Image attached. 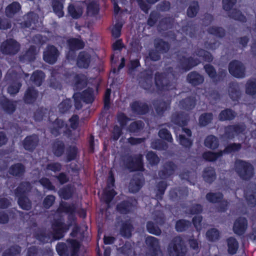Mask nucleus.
I'll use <instances>...</instances> for the list:
<instances>
[{
    "label": "nucleus",
    "instance_id": "obj_40",
    "mask_svg": "<svg viewBox=\"0 0 256 256\" xmlns=\"http://www.w3.org/2000/svg\"><path fill=\"white\" fill-rule=\"evenodd\" d=\"M65 125L64 122L60 119H56L50 126L51 132L57 136L60 134V130Z\"/></svg>",
    "mask_w": 256,
    "mask_h": 256
},
{
    "label": "nucleus",
    "instance_id": "obj_36",
    "mask_svg": "<svg viewBox=\"0 0 256 256\" xmlns=\"http://www.w3.org/2000/svg\"><path fill=\"white\" fill-rule=\"evenodd\" d=\"M18 203L23 210H28L31 209L32 204L31 200L26 196H18Z\"/></svg>",
    "mask_w": 256,
    "mask_h": 256
},
{
    "label": "nucleus",
    "instance_id": "obj_31",
    "mask_svg": "<svg viewBox=\"0 0 256 256\" xmlns=\"http://www.w3.org/2000/svg\"><path fill=\"white\" fill-rule=\"evenodd\" d=\"M196 104V100L194 96H188L180 102V106L181 108L190 110L194 108Z\"/></svg>",
    "mask_w": 256,
    "mask_h": 256
},
{
    "label": "nucleus",
    "instance_id": "obj_48",
    "mask_svg": "<svg viewBox=\"0 0 256 256\" xmlns=\"http://www.w3.org/2000/svg\"><path fill=\"white\" fill-rule=\"evenodd\" d=\"M94 91L92 88H88L84 90L82 94L83 101L86 103H92L94 100Z\"/></svg>",
    "mask_w": 256,
    "mask_h": 256
},
{
    "label": "nucleus",
    "instance_id": "obj_17",
    "mask_svg": "<svg viewBox=\"0 0 256 256\" xmlns=\"http://www.w3.org/2000/svg\"><path fill=\"white\" fill-rule=\"evenodd\" d=\"M200 62V60L198 58L182 56V58H180L179 66L184 70H188Z\"/></svg>",
    "mask_w": 256,
    "mask_h": 256
},
{
    "label": "nucleus",
    "instance_id": "obj_2",
    "mask_svg": "<svg viewBox=\"0 0 256 256\" xmlns=\"http://www.w3.org/2000/svg\"><path fill=\"white\" fill-rule=\"evenodd\" d=\"M68 245L64 242H59L56 246V250L60 256H78L77 252L80 248V244L74 240H68Z\"/></svg>",
    "mask_w": 256,
    "mask_h": 256
},
{
    "label": "nucleus",
    "instance_id": "obj_57",
    "mask_svg": "<svg viewBox=\"0 0 256 256\" xmlns=\"http://www.w3.org/2000/svg\"><path fill=\"white\" fill-rule=\"evenodd\" d=\"M99 10L98 4L92 2L90 3L87 7L86 14L88 16H93L98 14Z\"/></svg>",
    "mask_w": 256,
    "mask_h": 256
},
{
    "label": "nucleus",
    "instance_id": "obj_41",
    "mask_svg": "<svg viewBox=\"0 0 256 256\" xmlns=\"http://www.w3.org/2000/svg\"><path fill=\"white\" fill-rule=\"evenodd\" d=\"M224 154L222 150L218 152H207L203 154V158L209 162H214L220 158Z\"/></svg>",
    "mask_w": 256,
    "mask_h": 256
},
{
    "label": "nucleus",
    "instance_id": "obj_25",
    "mask_svg": "<svg viewBox=\"0 0 256 256\" xmlns=\"http://www.w3.org/2000/svg\"><path fill=\"white\" fill-rule=\"evenodd\" d=\"M26 172L25 166L21 163H17L12 165L8 170L10 174L17 178L22 176Z\"/></svg>",
    "mask_w": 256,
    "mask_h": 256
},
{
    "label": "nucleus",
    "instance_id": "obj_12",
    "mask_svg": "<svg viewBox=\"0 0 256 256\" xmlns=\"http://www.w3.org/2000/svg\"><path fill=\"white\" fill-rule=\"evenodd\" d=\"M177 168L176 166L172 162L164 163L158 172V176L161 178L164 179L173 174Z\"/></svg>",
    "mask_w": 256,
    "mask_h": 256
},
{
    "label": "nucleus",
    "instance_id": "obj_58",
    "mask_svg": "<svg viewBox=\"0 0 256 256\" xmlns=\"http://www.w3.org/2000/svg\"><path fill=\"white\" fill-rule=\"evenodd\" d=\"M228 16L236 20L244 22L246 21V18L242 12L237 10H233L229 14Z\"/></svg>",
    "mask_w": 256,
    "mask_h": 256
},
{
    "label": "nucleus",
    "instance_id": "obj_51",
    "mask_svg": "<svg viewBox=\"0 0 256 256\" xmlns=\"http://www.w3.org/2000/svg\"><path fill=\"white\" fill-rule=\"evenodd\" d=\"M144 124L141 120H137L132 122L128 128L130 132H138L143 129Z\"/></svg>",
    "mask_w": 256,
    "mask_h": 256
},
{
    "label": "nucleus",
    "instance_id": "obj_26",
    "mask_svg": "<svg viewBox=\"0 0 256 256\" xmlns=\"http://www.w3.org/2000/svg\"><path fill=\"white\" fill-rule=\"evenodd\" d=\"M69 15L73 18H79L82 14L83 10L82 6L76 4H70L68 7Z\"/></svg>",
    "mask_w": 256,
    "mask_h": 256
},
{
    "label": "nucleus",
    "instance_id": "obj_8",
    "mask_svg": "<svg viewBox=\"0 0 256 256\" xmlns=\"http://www.w3.org/2000/svg\"><path fill=\"white\" fill-rule=\"evenodd\" d=\"M155 82L156 86L162 90H168L171 86V78L172 76L170 74H160L156 72L155 75Z\"/></svg>",
    "mask_w": 256,
    "mask_h": 256
},
{
    "label": "nucleus",
    "instance_id": "obj_21",
    "mask_svg": "<svg viewBox=\"0 0 256 256\" xmlns=\"http://www.w3.org/2000/svg\"><path fill=\"white\" fill-rule=\"evenodd\" d=\"M247 228V220L244 218H239L234 223L233 230L235 234L242 235Z\"/></svg>",
    "mask_w": 256,
    "mask_h": 256
},
{
    "label": "nucleus",
    "instance_id": "obj_59",
    "mask_svg": "<svg viewBox=\"0 0 256 256\" xmlns=\"http://www.w3.org/2000/svg\"><path fill=\"white\" fill-rule=\"evenodd\" d=\"M246 93L250 95L256 94V80H248L246 84Z\"/></svg>",
    "mask_w": 256,
    "mask_h": 256
},
{
    "label": "nucleus",
    "instance_id": "obj_55",
    "mask_svg": "<svg viewBox=\"0 0 256 256\" xmlns=\"http://www.w3.org/2000/svg\"><path fill=\"white\" fill-rule=\"evenodd\" d=\"M196 27L194 24L188 23L186 26L182 28V30L186 35L192 38L196 36Z\"/></svg>",
    "mask_w": 256,
    "mask_h": 256
},
{
    "label": "nucleus",
    "instance_id": "obj_22",
    "mask_svg": "<svg viewBox=\"0 0 256 256\" xmlns=\"http://www.w3.org/2000/svg\"><path fill=\"white\" fill-rule=\"evenodd\" d=\"M228 92L230 98L234 100H238L241 95V90L238 83L230 82L228 86Z\"/></svg>",
    "mask_w": 256,
    "mask_h": 256
},
{
    "label": "nucleus",
    "instance_id": "obj_16",
    "mask_svg": "<svg viewBox=\"0 0 256 256\" xmlns=\"http://www.w3.org/2000/svg\"><path fill=\"white\" fill-rule=\"evenodd\" d=\"M145 242L151 250H152L154 255L156 256H161L162 255L158 239L154 236H148L146 238Z\"/></svg>",
    "mask_w": 256,
    "mask_h": 256
},
{
    "label": "nucleus",
    "instance_id": "obj_24",
    "mask_svg": "<svg viewBox=\"0 0 256 256\" xmlns=\"http://www.w3.org/2000/svg\"><path fill=\"white\" fill-rule=\"evenodd\" d=\"M91 56L85 52L82 51L79 53L77 58V65L80 68H87L90 62Z\"/></svg>",
    "mask_w": 256,
    "mask_h": 256
},
{
    "label": "nucleus",
    "instance_id": "obj_1",
    "mask_svg": "<svg viewBox=\"0 0 256 256\" xmlns=\"http://www.w3.org/2000/svg\"><path fill=\"white\" fill-rule=\"evenodd\" d=\"M234 170L236 174L244 180H249L254 175V168L248 162L238 160L234 163Z\"/></svg>",
    "mask_w": 256,
    "mask_h": 256
},
{
    "label": "nucleus",
    "instance_id": "obj_44",
    "mask_svg": "<svg viewBox=\"0 0 256 256\" xmlns=\"http://www.w3.org/2000/svg\"><path fill=\"white\" fill-rule=\"evenodd\" d=\"M169 108V104L164 101H157L154 104V108L158 115H162Z\"/></svg>",
    "mask_w": 256,
    "mask_h": 256
},
{
    "label": "nucleus",
    "instance_id": "obj_35",
    "mask_svg": "<svg viewBox=\"0 0 256 256\" xmlns=\"http://www.w3.org/2000/svg\"><path fill=\"white\" fill-rule=\"evenodd\" d=\"M132 110L137 114H144L148 110V106L146 104L134 102L132 104Z\"/></svg>",
    "mask_w": 256,
    "mask_h": 256
},
{
    "label": "nucleus",
    "instance_id": "obj_6",
    "mask_svg": "<svg viewBox=\"0 0 256 256\" xmlns=\"http://www.w3.org/2000/svg\"><path fill=\"white\" fill-rule=\"evenodd\" d=\"M60 52L53 45H48L43 52V59L46 62L52 64L58 60Z\"/></svg>",
    "mask_w": 256,
    "mask_h": 256
},
{
    "label": "nucleus",
    "instance_id": "obj_7",
    "mask_svg": "<svg viewBox=\"0 0 256 256\" xmlns=\"http://www.w3.org/2000/svg\"><path fill=\"white\" fill-rule=\"evenodd\" d=\"M230 73L236 78H243L246 75V67L240 61L234 60L228 64Z\"/></svg>",
    "mask_w": 256,
    "mask_h": 256
},
{
    "label": "nucleus",
    "instance_id": "obj_29",
    "mask_svg": "<svg viewBox=\"0 0 256 256\" xmlns=\"http://www.w3.org/2000/svg\"><path fill=\"white\" fill-rule=\"evenodd\" d=\"M188 120V116L181 112L174 113L171 118V121L172 122L180 126L186 124Z\"/></svg>",
    "mask_w": 256,
    "mask_h": 256
},
{
    "label": "nucleus",
    "instance_id": "obj_13",
    "mask_svg": "<svg viewBox=\"0 0 256 256\" xmlns=\"http://www.w3.org/2000/svg\"><path fill=\"white\" fill-rule=\"evenodd\" d=\"M110 176L108 180L107 188L104 191V199L105 202L108 204L111 202V200L116 194V193L112 188V187L114 186V178L112 174V172H110Z\"/></svg>",
    "mask_w": 256,
    "mask_h": 256
},
{
    "label": "nucleus",
    "instance_id": "obj_11",
    "mask_svg": "<svg viewBox=\"0 0 256 256\" xmlns=\"http://www.w3.org/2000/svg\"><path fill=\"white\" fill-rule=\"evenodd\" d=\"M142 156L138 154L134 158L129 157L128 158V162L126 164L128 168L130 171L143 170V164L142 162Z\"/></svg>",
    "mask_w": 256,
    "mask_h": 256
},
{
    "label": "nucleus",
    "instance_id": "obj_43",
    "mask_svg": "<svg viewBox=\"0 0 256 256\" xmlns=\"http://www.w3.org/2000/svg\"><path fill=\"white\" fill-rule=\"evenodd\" d=\"M204 145L210 148L215 149L218 146V140L216 136L210 135L206 138Z\"/></svg>",
    "mask_w": 256,
    "mask_h": 256
},
{
    "label": "nucleus",
    "instance_id": "obj_5",
    "mask_svg": "<svg viewBox=\"0 0 256 256\" xmlns=\"http://www.w3.org/2000/svg\"><path fill=\"white\" fill-rule=\"evenodd\" d=\"M246 128V126L243 123L228 126L225 128L224 133L221 138L225 140L232 139L235 135L243 134Z\"/></svg>",
    "mask_w": 256,
    "mask_h": 256
},
{
    "label": "nucleus",
    "instance_id": "obj_4",
    "mask_svg": "<svg viewBox=\"0 0 256 256\" xmlns=\"http://www.w3.org/2000/svg\"><path fill=\"white\" fill-rule=\"evenodd\" d=\"M20 49V44L13 38H8L3 42L0 46V51L4 54L14 55Z\"/></svg>",
    "mask_w": 256,
    "mask_h": 256
},
{
    "label": "nucleus",
    "instance_id": "obj_60",
    "mask_svg": "<svg viewBox=\"0 0 256 256\" xmlns=\"http://www.w3.org/2000/svg\"><path fill=\"white\" fill-rule=\"evenodd\" d=\"M72 188L70 186H66L60 189L58 191L60 196L64 200L70 198L72 194Z\"/></svg>",
    "mask_w": 256,
    "mask_h": 256
},
{
    "label": "nucleus",
    "instance_id": "obj_9",
    "mask_svg": "<svg viewBox=\"0 0 256 256\" xmlns=\"http://www.w3.org/2000/svg\"><path fill=\"white\" fill-rule=\"evenodd\" d=\"M245 198L250 206L252 207L256 204V184H248L245 190Z\"/></svg>",
    "mask_w": 256,
    "mask_h": 256
},
{
    "label": "nucleus",
    "instance_id": "obj_52",
    "mask_svg": "<svg viewBox=\"0 0 256 256\" xmlns=\"http://www.w3.org/2000/svg\"><path fill=\"white\" fill-rule=\"evenodd\" d=\"M227 242L228 252L231 254H236L238 247L236 240L234 238H230L227 240Z\"/></svg>",
    "mask_w": 256,
    "mask_h": 256
},
{
    "label": "nucleus",
    "instance_id": "obj_39",
    "mask_svg": "<svg viewBox=\"0 0 256 256\" xmlns=\"http://www.w3.org/2000/svg\"><path fill=\"white\" fill-rule=\"evenodd\" d=\"M44 74L40 70H37L32 74L30 80L37 86H40L44 79Z\"/></svg>",
    "mask_w": 256,
    "mask_h": 256
},
{
    "label": "nucleus",
    "instance_id": "obj_19",
    "mask_svg": "<svg viewBox=\"0 0 256 256\" xmlns=\"http://www.w3.org/2000/svg\"><path fill=\"white\" fill-rule=\"evenodd\" d=\"M38 95V92L32 86H29L25 91L23 100L26 104H32L34 102Z\"/></svg>",
    "mask_w": 256,
    "mask_h": 256
},
{
    "label": "nucleus",
    "instance_id": "obj_62",
    "mask_svg": "<svg viewBox=\"0 0 256 256\" xmlns=\"http://www.w3.org/2000/svg\"><path fill=\"white\" fill-rule=\"evenodd\" d=\"M72 107V103L70 100H65L58 105L60 112L64 114L68 112Z\"/></svg>",
    "mask_w": 256,
    "mask_h": 256
},
{
    "label": "nucleus",
    "instance_id": "obj_56",
    "mask_svg": "<svg viewBox=\"0 0 256 256\" xmlns=\"http://www.w3.org/2000/svg\"><path fill=\"white\" fill-rule=\"evenodd\" d=\"M190 226V222L184 220H180L176 222V228L177 231L182 232L188 229Z\"/></svg>",
    "mask_w": 256,
    "mask_h": 256
},
{
    "label": "nucleus",
    "instance_id": "obj_46",
    "mask_svg": "<svg viewBox=\"0 0 256 256\" xmlns=\"http://www.w3.org/2000/svg\"><path fill=\"white\" fill-rule=\"evenodd\" d=\"M199 10V5L198 2L193 1L190 2L188 10L187 15L190 18L196 16Z\"/></svg>",
    "mask_w": 256,
    "mask_h": 256
},
{
    "label": "nucleus",
    "instance_id": "obj_18",
    "mask_svg": "<svg viewBox=\"0 0 256 256\" xmlns=\"http://www.w3.org/2000/svg\"><path fill=\"white\" fill-rule=\"evenodd\" d=\"M39 138L37 135L33 134L26 136L22 142L25 150L32 151L38 145Z\"/></svg>",
    "mask_w": 256,
    "mask_h": 256
},
{
    "label": "nucleus",
    "instance_id": "obj_61",
    "mask_svg": "<svg viewBox=\"0 0 256 256\" xmlns=\"http://www.w3.org/2000/svg\"><path fill=\"white\" fill-rule=\"evenodd\" d=\"M62 3L63 2H58L56 1H52V2L54 11L59 18L62 17L64 16Z\"/></svg>",
    "mask_w": 256,
    "mask_h": 256
},
{
    "label": "nucleus",
    "instance_id": "obj_42",
    "mask_svg": "<svg viewBox=\"0 0 256 256\" xmlns=\"http://www.w3.org/2000/svg\"><path fill=\"white\" fill-rule=\"evenodd\" d=\"M20 6L18 2H14L8 5L6 10V15L8 17H12L20 9Z\"/></svg>",
    "mask_w": 256,
    "mask_h": 256
},
{
    "label": "nucleus",
    "instance_id": "obj_63",
    "mask_svg": "<svg viewBox=\"0 0 256 256\" xmlns=\"http://www.w3.org/2000/svg\"><path fill=\"white\" fill-rule=\"evenodd\" d=\"M212 119V113H205L200 116L199 122L200 125L205 126L210 123Z\"/></svg>",
    "mask_w": 256,
    "mask_h": 256
},
{
    "label": "nucleus",
    "instance_id": "obj_64",
    "mask_svg": "<svg viewBox=\"0 0 256 256\" xmlns=\"http://www.w3.org/2000/svg\"><path fill=\"white\" fill-rule=\"evenodd\" d=\"M146 228L150 233L156 236L160 235L162 232L160 228L158 226H156L151 221H149L147 222Z\"/></svg>",
    "mask_w": 256,
    "mask_h": 256
},
{
    "label": "nucleus",
    "instance_id": "obj_14",
    "mask_svg": "<svg viewBox=\"0 0 256 256\" xmlns=\"http://www.w3.org/2000/svg\"><path fill=\"white\" fill-rule=\"evenodd\" d=\"M6 77L7 78L10 77L16 78L15 82L10 84L7 89L8 94L10 95L14 96L18 92L22 86V83L18 80L20 76H18L15 72H8Z\"/></svg>",
    "mask_w": 256,
    "mask_h": 256
},
{
    "label": "nucleus",
    "instance_id": "obj_10",
    "mask_svg": "<svg viewBox=\"0 0 256 256\" xmlns=\"http://www.w3.org/2000/svg\"><path fill=\"white\" fill-rule=\"evenodd\" d=\"M139 84L144 89L150 90L153 84L152 71L147 70L141 72Z\"/></svg>",
    "mask_w": 256,
    "mask_h": 256
},
{
    "label": "nucleus",
    "instance_id": "obj_49",
    "mask_svg": "<svg viewBox=\"0 0 256 256\" xmlns=\"http://www.w3.org/2000/svg\"><path fill=\"white\" fill-rule=\"evenodd\" d=\"M21 248L17 245L12 246L6 250L2 254V256H16L20 254Z\"/></svg>",
    "mask_w": 256,
    "mask_h": 256
},
{
    "label": "nucleus",
    "instance_id": "obj_33",
    "mask_svg": "<svg viewBox=\"0 0 256 256\" xmlns=\"http://www.w3.org/2000/svg\"><path fill=\"white\" fill-rule=\"evenodd\" d=\"M202 177L204 180L208 182L212 183L216 178L214 170L212 167H207L203 171Z\"/></svg>",
    "mask_w": 256,
    "mask_h": 256
},
{
    "label": "nucleus",
    "instance_id": "obj_32",
    "mask_svg": "<svg viewBox=\"0 0 256 256\" xmlns=\"http://www.w3.org/2000/svg\"><path fill=\"white\" fill-rule=\"evenodd\" d=\"M0 104L7 113L12 114L16 110V102H11L6 98H4L0 100Z\"/></svg>",
    "mask_w": 256,
    "mask_h": 256
},
{
    "label": "nucleus",
    "instance_id": "obj_54",
    "mask_svg": "<svg viewBox=\"0 0 256 256\" xmlns=\"http://www.w3.org/2000/svg\"><path fill=\"white\" fill-rule=\"evenodd\" d=\"M132 208V204L128 202H122L117 206L118 210L121 214L129 212Z\"/></svg>",
    "mask_w": 256,
    "mask_h": 256
},
{
    "label": "nucleus",
    "instance_id": "obj_45",
    "mask_svg": "<svg viewBox=\"0 0 256 256\" xmlns=\"http://www.w3.org/2000/svg\"><path fill=\"white\" fill-rule=\"evenodd\" d=\"M64 150V144L62 141H56L53 144L52 151L57 156H61Z\"/></svg>",
    "mask_w": 256,
    "mask_h": 256
},
{
    "label": "nucleus",
    "instance_id": "obj_27",
    "mask_svg": "<svg viewBox=\"0 0 256 256\" xmlns=\"http://www.w3.org/2000/svg\"><path fill=\"white\" fill-rule=\"evenodd\" d=\"M154 47L160 54L167 52L170 48V44L161 38H156L154 42Z\"/></svg>",
    "mask_w": 256,
    "mask_h": 256
},
{
    "label": "nucleus",
    "instance_id": "obj_34",
    "mask_svg": "<svg viewBox=\"0 0 256 256\" xmlns=\"http://www.w3.org/2000/svg\"><path fill=\"white\" fill-rule=\"evenodd\" d=\"M236 116V113L230 108L222 110L218 115V119L221 121L232 120Z\"/></svg>",
    "mask_w": 256,
    "mask_h": 256
},
{
    "label": "nucleus",
    "instance_id": "obj_47",
    "mask_svg": "<svg viewBox=\"0 0 256 256\" xmlns=\"http://www.w3.org/2000/svg\"><path fill=\"white\" fill-rule=\"evenodd\" d=\"M206 198L210 202L216 203L222 201L223 196L220 192H209L206 194Z\"/></svg>",
    "mask_w": 256,
    "mask_h": 256
},
{
    "label": "nucleus",
    "instance_id": "obj_23",
    "mask_svg": "<svg viewBox=\"0 0 256 256\" xmlns=\"http://www.w3.org/2000/svg\"><path fill=\"white\" fill-rule=\"evenodd\" d=\"M187 81L194 86L202 84L204 81V77L202 75L196 71L190 72L186 76Z\"/></svg>",
    "mask_w": 256,
    "mask_h": 256
},
{
    "label": "nucleus",
    "instance_id": "obj_3",
    "mask_svg": "<svg viewBox=\"0 0 256 256\" xmlns=\"http://www.w3.org/2000/svg\"><path fill=\"white\" fill-rule=\"evenodd\" d=\"M168 251L170 256H184L186 248L180 236L174 237L170 242Z\"/></svg>",
    "mask_w": 256,
    "mask_h": 256
},
{
    "label": "nucleus",
    "instance_id": "obj_28",
    "mask_svg": "<svg viewBox=\"0 0 256 256\" xmlns=\"http://www.w3.org/2000/svg\"><path fill=\"white\" fill-rule=\"evenodd\" d=\"M68 44L70 51L68 54V58H69L70 54H74V51L82 48L84 46V43L80 40L78 38H72L68 40Z\"/></svg>",
    "mask_w": 256,
    "mask_h": 256
},
{
    "label": "nucleus",
    "instance_id": "obj_20",
    "mask_svg": "<svg viewBox=\"0 0 256 256\" xmlns=\"http://www.w3.org/2000/svg\"><path fill=\"white\" fill-rule=\"evenodd\" d=\"M32 187L30 182L26 181L21 182L16 188L14 190L15 196H26L31 191Z\"/></svg>",
    "mask_w": 256,
    "mask_h": 256
},
{
    "label": "nucleus",
    "instance_id": "obj_38",
    "mask_svg": "<svg viewBox=\"0 0 256 256\" xmlns=\"http://www.w3.org/2000/svg\"><path fill=\"white\" fill-rule=\"evenodd\" d=\"M24 22L23 24L24 27L28 28L31 26L32 24H34L38 21V16L33 12H30L24 16Z\"/></svg>",
    "mask_w": 256,
    "mask_h": 256
},
{
    "label": "nucleus",
    "instance_id": "obj_50",
    "mask_svg": "<svg viewBox=\"0 0 256 256\" xmlns=\"http://www.w3.org/2000/svg\"><path fill=\"white\" fill-rule=\"evenodd\" d=\"M208 33L220 38L224 37L226 34L225 30L221 27L210 26L208 28Z\"/></svg>",
    "mask_w": 256,
    "mask_h": 256
},
{
    "label": "nucleus",
    "instance_id": "obj_37",
    "mask_svg": "<svg viewBox=\"0 0 256 256\" xmlns=\"http://www.w3.org/2000/svg\"><path fill=\"white\" fill-rule=\"evenodd\" d=\"M180 176L182 180H186L194 185L196 178V174L194 171L184 170L180 174Z\"/></svg>",
    "mask_w": 256,
    "mask_h": 256
},
{
    "label": "nucleus",
    "instance_id": "obj_15",
    "mask_svg": "<svg viewBox=\"0 0 256 256\" xmlns=\"http://www.w3.org/2000/svg\"><path fill=\"white\" fill-rule=\"evenodd\" d=\"M144 178L140 174L134 176L130 180L128 185L129 192L136 193L139 191L144 184Z\"/></svg>",
    "mask_w": 256,
    "mask_h": 256
},
{
    "label": "nucleus",
    "instance_id": "obj_30",
    "mask_svg": "<svg viewBox=\"0 0 256 256\" xmlns=\"http://www.w3.org/2000/svg\"><path fill=\"white\" fill-rule=\"evenodd\" d=\"M65 228V225L62 222H56L53 225L54 238L56 240H59L64 236V233L68 229Z\"/></svg>",
    "mask_w": 256,
    "mask_h": 256
},
{
    "label": "nucleus",
    "instance_id": "obj_53",
    "mask_svg": "<svg viewBox=\"0 0 256 256\" xmlns=\"http://www.w3.org/2000/svg\"><path fill=\"white\" fill-rule=\"evenodd\" d=\"M132 229V225L129 222H126L122 224L120 234L123 236L128 238L131 236Z\"/></svg>",
    "mask_w": 256,
    "mask_h": 256
}]
</instances>
